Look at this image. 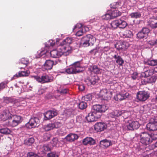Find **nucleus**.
<instances>
[{
    "instance_id": "f257e3e1",
    "label": "nucleus",
    "mask_w": 157,
    "mask_h": 157,
    "mask_svg": "<svg viewBox=\"0 0 157 157\" xmlns=\"http://www.w3.org/2000/svg\"><path fill=\"white\" fill-rule=\"evenodd\" d=\"M72 38L67 37L59 45V49H63L66 52V55H68L71 52V48L70 44L73 42Z\"/></svg>"
},
{
    "instance_id": "f03ea898",
    "label": "nucleus",
    "mask_w": 157,
    "mask_h": 157,
    "mask_svg": "<svg viewBox=\"0 0 157 157\" xmlns=\"http://www.w3.org/2000/svg\"><path fill=\"white\" fill-rule=\"evenodd\" d=\"M83 68L81 65L80 61L76 62L70 66L69 68L66 70V71L69 74H76L81 72Z\"/></svg>"
},
{
    "instance_id": "7ed1b4c3",
    "label": "nucleus",
    "mask_w": 157,
    "mask_h": 157,
    "mask_svg": "<svg viewBox=\"0 0 157 157\" xmlns=\"http://www.w3.org/2000/svg\"><path fill=\"white\" fill-rule=\"evenodd\" d=\"M33 77L38 82L42 84L51 82L54 80L53 77L51 75H43L40 77L33 76Z\"/></svg>"
},
{
    "instance_id": "20e7f679",
    "label": "nucleus",
    "mask_w": 157,
    "mask_h": 157,
    "mask_svg": "<svg viewBox=\"0 0 157 157\" xmlns=\"http://www.w3.org/2000/svg\"><path fill=\"white\" fill-rule=\"evenodd\" d=\"M95 38L91 34H89L83 36L81 40V43L83 46L86 47L90 45H93L95 41Z\"/></svg>"
},
{
    "instance_id": "39448f33",
    "label": "nucleus",
    "mask_w": 157,
    "mask_h": 157,
    "mask_svg": "<svg viewBox=\"0 0 157 157\" xmlns=\"http://www.w3.org/2000/svg\"><path fill=\"white\" fill-rule=\"evenodd\" d=\"M21 117L20 116L13 115L10 120H8L7 125L9 126L16 127L21 123Z\"/></svg>"
},
{
    "instance_id": "423d86ee",
    "label": "nucleus",
    "mask_w": 157,
    "mask_h": 157,
    "mask_svg": "<svg viewBox=\"0 0 157 157\" xmlns=\"http://www.w3.org/2000/svg\"><path fill=\"white\" fill-rule=\"evenodd\" d=\"M157 139V134L153 136V138L147 134H143L142 136L140 139V142L143 144L147 145L152 142V140H155Z\"/></svg>"
},
{
    "instance_id": "0eeeda50",
    "label": "nucleus",
    "mask_w": 157,
    "mask_h": 157,
    "mask_svg": "<svg viewBox=\"0 0 157 157\" xmlns=\"http://www.w3.org/2000/svg\"><path fill=\"white\" fill-rule=\"evenodd\" d=\"M117 127L115 122L111 121L105 123L102 122H97L94 126V128H115Z\"/></svg>"
},
{
    "instance_id": "6e6552de",
    "label": "nucleus",
    "mask_w": 157,
    "mask_h": 157,
    "mask_svg": "<svg viewBox=\"0 0 157 157\" xmlns=\"http://www.w3.org/2000/svg\"><path fill=\"white\" fill-rule=\"evenodd\" d=\"M59 45L58 46L57 49L52 50L50 52L51 56L54 58H59L62 55H66V52L63 49H59Z\"/></svg>"
},
{
    "instance_id": "1a4fd4ad",
    "label": "nucleus",
    "mask_w": 157,
    "mask_h": 157,
    "mask_svg": "<svg viewBox=\"0 0 157 157\" xmlns=\"http://www.w3.org/2000/svg\"><path fill=\"white\" fill-rule=\"evenodd\" d=\"M136 96L137 99L140 101H144L149 98L150 95L148 92L142 91L138 92Z\"/></svg>"
},
{
    "instance_id": "9d476101",
    "label": "nucleus",
    "mask_w": 157,
    "mask_h": 157,
    "mask_svg": "<svg viewBox=\"0 0 157 157\" xmlns=\"http://www.w3.org/2000/svg\"><path fill=\"white\" fill-rule=\"evenodd\" d=\"M101 114H97L95 112H92L89 113L86 117L87 121L89 122H93L96 121L98 118L100 117Z\"/></svg>"
},
{
    "instance_id": "9b49d317",
    "label": "nucleus",
    "mask_w": 157,
    "mask_h": 157,
    "mask_svg": "<svg viewBox=\"0 0 157 157\" xmlns=\"http://www.w3.org/2000/svg\"><path fill=\"white\" fill-rule=\"evenodd\" d=\"M38 119L36 117L31 118L29 122L26 123L25 126L26 128H37L39 126V124L37 123L38 122Z\"/></svg>"
},
{
    "instance_id": "f8f14e48",
    "label": "nucleus",
    "mask_w": 157,
    "mask_h": 157,
    "mask_svg": "<svg viewBox=\"0 0 157 157\" xmlns=\"http://www.w3.org/2000/svg\"><path fill=\"white\" fill-rule=\"evenodd\" d=\"M92 109L96 111L95 112L97 113V114H99V113L104 112L107 110L106 106L104 105H95L93 106Z\"/></svg>"
},
{
    "instance_id": "ddd939ff",
    "label": "nucleus",
    "mask_w": 157,
    "mask_h": 157,
    "mask_svg": "<svg viewBox=\"0 0 157 157\" xmlns=\"http://www.w3.org/2000/svg\"><path fill=\"white\" fill-rule=\"evenodd\" d=\"M129 46L128 43L126 42L118 41L115 45V48L118 50H124Z\"/></svg>"
},
{
    "instance_id": "4468645a",
    "label": "nucleus",
    "mask_w": 157,
    "mask_h": 157,
    "mask_svg": "<svg viewBox=\"0 0 157 157\" xmlns=\"http://www.w3.org/2000/svg\"><path fill=\"white\" fill-rule=\"evenodd\" d=\"M57 113L56 110H49L44 114V119L48 120L56 116Z\"/></svg>"
},
{
    "instance_id": "2eb2a0df",
    "label": "nucleus",
    "mask_w": 157,
    "mask_h": 157,
    "mask_svg": "<svg viewBox=\"0 0 157 157\" xmlns=\"http://www.w3.org/2000/svg\"><path fill=\"white\" fill-rule=\"evenodd\" d=\"M12 115L8 110L5 109L3 111L2 113L0 116V118L3 121H5L8 119L9 120L11 118Z\"/></svg>"
},
{
    "instance_id": "dca6fc26",
    "label": "nucleus",
    "mask_w": 157,
    "mask_h": 157,
    "mask_svg": "<svg viewBox=\"0 0 157 157\" xmlns=\"http://www.w3.org/2000/svg\"><path fill=\"white\" fill-rule=\"evenodd\" d=\"M98 77L97 75L91 76L87 78L85 80L86 82H89L88 84L90 85H94L98 80Z\"/></svg>"
},
{
    "instance_id": "f3484780",
    "label": "nucleus",
    "mask_w": 157,
    "mask_h": 157,
    "mask_svg": "<svg viewBox=\"0 0 157 157\" xmlns=\"http://www.w3.org/2000/svg\"><path fill=\"white\" fill-rule=\"evenodd\" d=\"M95 140L91 137H86L83 139L82 140L83 144L85 145H93L95 144Z\"/></svg>"
},
{
    "instance_id": "a211bd4d",
    "label": "nucleus",
    "mask_w": 157,
    "mask_h": 157,
    "mask_svg": "<svg viewBox=\"0 0 157 157\" xmlns=\"http://www.w3.org/2000/svg\"><path fill=\"white\" fill-rule=\"evenodd\" d=\"M125 126L127 128H139L140 124L139 122L137 121L129 120L128 122L126 123Z\"/></svg>"
},
{
    "instance_id": "6ab92c4d",
    "label": "nucleus",
    "mask_w": 157,
    "mask_h": 157,
    "mask_svg": "<svg viewBox=\"0 0 157 157\" xmlns=\"http://www.w3.org/2000/svg\"><path fill=\"white\" fill-rule=\"evenodd\" d=\"M156 126H157V117L150 119L149 122L147 124L146 128H153Z\"/></svg>"
},
{
    "instance_id": "aec40b11",
    "label": "nucleus",
    "mask_w": 157,
    "mask_h": 157,
    "mask_svg": "<svg viewBox=\"0 0 157 157\" xmlns=\"http://www.w3.org/2000/svg\"><path fill=\"white\" fill-rule=\"evenodd\" d=\"M115 59L116 63L120 66H122L124 63V61L122 58L117 53H116L113 56Z\"/></svg>"
},
{
    "instance_id": "412c9836",
    "label": "nucleus",
    "mask_w": 157,
    "mask_h": 157,
    "mask_svg": "<svg viewBox=\"0 0 157 157\" xmlns=\"http://www.w3.org/2000/svg\"><path fill=\"white\" fill-rule=\"evenodd\" d=\"M112 145L110 140L105 139L101 140L100 142V146L102 148H106Z\"/></svg>"
},
{
    "instance_id": "4be33fe9",
    "label": "nucleus",
    "mask_w": 157,
    "mask_h": 157,
    "mask_svg": "<svg viewBox=\"0 0 157 157\" xmlns=\"http://www.w3.org/2000/svg\"><path fill=\"white\" fill-rule=\"evenodd\" d=\"M29 74V71L27 70L19 71L18 74H16L13 76V78L15 79L19 77L28 76Z\"/></svg>"
},
{
    "instance_id": "5701e85b",
    "label": "nucleus",
    "mask_w": 157,
    "mask_h": 157,
    "mask_svg": "<svg viewBox=\"0 0 157 157\" xmlns=\"http://www.w3.org/2000/svg\"><path fill=\"white\" fill-rule=\"evenodd\" d=\"M128 95V93L125 94L119 93L116 95L114 97L115 99L117 101H121L124 100L127 98Z\"/></svg>"
},
{
    "instance_id": "b1692460",
    "label": "nucleus",
    "mask_w": 157,
    "mask_h": 157,
    "mask_svg": "<svg viewBox=\"0 0 157 157\" xmlns=\"http://www.w3.org/2000/svg\"><path fill=\"white\" fill-rule=\"evenodd\" d=\"M78 136L75 134L70 133L68 134L65 138L67 141L70 142H72L77 140Z\"/></svg>"
},
{
    "instance_id": "393cba45",
    "label": "nucleus",
    "mask_w": 157,
    "mask_h": 157,
    "mask_svg": "<svg viewBox=\"0 0 157 157\" xmlns=\"http://www.w3.org/2000/svg\"><path fill=\"white\" fill-rule=\"evenodd\" d=\"M144 63L146 65L153 66L157 65V60L145 59L144 61Z\"/></svg>"
},
{
    "instance_id": "a878e982",
    "label": "nucleus",
    "mask_w": 157,
    "mask_h": 157,
    "mask_svg": "<svg viewBox=\"0 0 157 157\" xmlns=\"http://www.w3.org/2000/svg\"><path fill=\"white\" fill-rule=\"evenodd\" d=\"M149 25L152 29L157 28V17L151 18L149 21Z\"/></svg>"
},
{
    "instance_id": "bb28decb",
    "label": "nucleus",
    "mask_w": 157,
    "mask_h": 157,
    "mask_svg": "<svg viewBox=\"0 0 157 157\" xmlns=\"http://www.w3.org/2000/svg\"><path fill=\"white\" fill-rule=\"evenodd\" d=\"M54 64L53 61L50 60H47L44 64V67L47 70H51Z\"/></svg>"
},
{
    "instance_id": "cd10ccee",
    "label": "nucleus",
    "mask_w": 157,
    "mask_h": 157,
    "mask_svg": "<svg viewBox=\"0 0 157 157\" xmlns=\"http://www.w3.org/2000/svg\"><path fill=\"white\" fill-rule=\"evenodd\" d=\"M29 63V61L28 59L26 58H22L20 60L19 62V64H23L24 65L25 67H21L20 66H18V67L19 68L21 69L24 68L25 67H26L28 64Z\"/></svg>"
},
{
    "instance_id": "c85d7f7f",
    "label": "nucleus",
    "mask_w": 157,
    "mask_h": 157,
    "mask_svg": "<svg viewBox=\"0 0 157 157\" xmlns=\"http://www.w3.org/2000/svg\"><path fill=\"white\" fill-rule=\"evenodd\" d=\"M155 73L153 70H148L142 73L141 75L143 77H147L151 76Z\"/></svg>"
},
{
    "instance_id": "c756f323",
    "label": "nucleus",
    "mask_w": 157,
    "mask_h": 157,
    "mask_svg": "<svg viewBox=\"0 0 157 157\" xmlns=\"http://www.w3.org/2000/svg\"><path fill=\"white\" fill-rule=\"evenodd\" d=\"M90 70L94 73L98 74L100 73L101 69L98 68L97 66L93 65L90 67Z\"/></svg>"
},
{
    "instance_id": "7c9ffc66",
    "label": "nucleus",
    "mask_w": 157,
    "mask_h": 157,
    "mask_svg": "<svg viewBox=\"0 0 157 157\" xmlns=\"http://www.w3.org/2000/svg\"><path fill=\"white\" fill-rule=\"evenodd\" d=\"M157 79V74L155 73L149 78L147 81L148 83H155Z\"/></svg>"
},
{
    "instance_id": "2f4dec72",
    "label": "nucleus",
    "mask_w": 157,
    "mask_h": 157,
    "mask_svg": "<svg viewBox=\"0 0 157 157\" xmlns=\"http://www.w3.org/2000/svg\"><path fill=\"white\" fill-rule=\"evenodd\" d=\"M119 27L120 28L124 29L127 25L126 22L121 19H119Z\"/></svg>"
},
{
    "instance_id": "473e14b6",
    "label": "nucleus",
    "mask_w": 157,
    "mask_h": 157,
    "mask_svg": "<svg viewBox=\"0 0 157 157\" xmlns=\"http://www.w3.org/2000/svg\"><path fill=\"white\" fill-rule=\"evenodd\" d=\"M123 35L125 37L131 38L132 37L133 34L132 32L130 30H126L124 32Z\"/></svg>"
},
{
    "instance_id": "72a5a7b5",
    "label": "nucleus",
    "mask_w": 157,
    "mask_h": 157,
    "mask_svg": "<svg viewBox=\"0 0 157 157\" xmlns=\"http://www.w3.org/2000/svg\"><path fill=\"white\" fill-rule=\"evenodd\" d=\"M119 19L112 21L110 24L112 29H115L119 27Z\"/></svg>"
},
{
    "instance_id": "f704fd0d",
    "label": "nucleus",
    "mask_w": 157,
    "mask_h": 157,
    "mask_svg": "<svg viewBox=\"0 0 157 157\" xmlns=\"http://www.w3.org/2000/svg\"><path fill=\"white\" fill-rule=\"evenodd\" d=\"M141 15V13L138 12L132 13L130 14L131 18L136 19L140 17Z\"/></svg>"
},
{
    "instance_id": "c9c22d12",
    "label": "nucleus",
    "mask_w": 157,
    "mask_h": 157,
    "mask_svg": "<svg viewBox=\"0 0 157 157\" xmlns=\"http://www.w3.org/2000/svg\"><path fill=\"white\" fill-rule=\"evenodd\" d=\"M15 99L10 97H4L3 98V102L9 104L10 103H13L15 101Z\"/></svg>"
},
{
    "instance_id": "e433bc0d",
    "label": "nucleus",
    "mask_w": 157,
    "mask_h": 157,
    "mask_svg": "<svg viewBox=\"0 0 157 157\" xmlns=\"http://www.w3.org/2000/svg\"><path fill=\"white\" fill-rule=\"evenodd\" d=\"M111 13L113 18L119 16L121 14V13L117 10H114L112 11Z\"/></svg>"
},
{
    "instance_id": "4c0bfd02",
    "label": "nucleus",
    "mask_w": 157,
    "mask_h": 157,
    "mask_svg": "<svg viewBox=\"0 0 157 157\" xmlns=\"http://www.w3.org/2000/svg\"><path fill=\"white\" fill-rule=\"evenodd\" d=\"M122 116L124 118L126 119L129 117L130 116L131 113L129 111H124V110L121 111Z\"/></svg>"
},
{
    "instance_id": "58836bf2",
    "label": "nucleus",
    "mask_w": 157,
    "mask_h": 157,
    "mask_svg": "<svg viewBox=\"0 0 157 157\" xmlns=\"http://www.w3.org/2000/svg\"><path fill=\"white\" fill-rule=\"evenodd\" d=\"M11 132V130L9 128H1L0 132L4 134H9Z\"/></svg>"
},
{
    "instance_id": "ea45409f",
    "label": "nucleus",
    "mask_w": 157,
    "mask_h": 157,
    "mask_svg": "<svg viewBox=\"0 0 157 157\" xmlns=\"http://www.w3.org/2000/svg\"><path fill=\"white\" fill-rule=\"evenodd\" d=\"M57 93L61 95H64L67 94L68 91L67 89H59L57 90Z\"/></svg>"
},
{
    "instance_id": "a19ab883",
    "label": "nucleus",
    "mask_w": 157,
    "mask_h": 157,
    "mask_svg": "<svg viewBox=\"0 0 157 157\" xmlns=\"http://www.w3.org/2000/svg\"><path fill=\"white\" fill-rule=\"evenodd\" d=\"M87 106L86 102L84 101H82L78 104V106L79 108L81 109H85Z\"/></svg>"
},
{
    "instance_id": "79ce46f5",
    "label": "nucleus",
    "mask_w": 157,
    "mask_h": 157,
    "mask_svg": "<svg viewBox=\"0 0 157 157\" xmlns=\"http://www.w3.org/2000/svg\"><path fill=\"white\" fill-rule=\"evenodd\" d=\"M34 142V139L33 138H30L25 140V143L27 145H30Z\"/></svg>"
},
{
    "instance_id": "37998d69",
    "label": "nucleus",
    "mask_w": 157,
    "mask_h": 157,
    "mask_svg": "<svg viewBox=\"0 0 157 157\" xmlns=\"http://www.w3.org/2000/svg\"><path fill=\"white\" fill-rule=\"evenodd\" d=\"M111 97L112 94L109 92H108L106 94H103V96H102L105 100H109L111 98Z\"/></svg>"
},
{
    "instance_id": "c03bdc74",
    "label": "nucleus",
    "mask_w": 157,
    "mask_h": 157,
    "mask_svg": "<svg viewBox=\"0 0 157 157\" xmlns=\"http://www.w3.org/2000/svg\"><path fill=\"white\" fill-rule=\"evenodd\" d=\"M59 39H56V40L55 41V40H50L48 42L49 44L50 45V46H54L56 43L57 44V43L59 42Z\"/></svg>"
},
{
    "instance_id": "a18cd8bd",
    "label": "nucleus",
    "mask_w": 157,
    "mask_h": 157,
    "mask_svg": "<svg viewBox=\"0 0 157 157\" xmlns=\"http://www.w3.org/2000/svg\"><path fill=\"white\" fill-rule=\"evenodd\" d=\"M102 17L103 19L106 20H108L113 18V17L112 16L111 13H106L105 15L103 16H102Z\"/></svg>"
},
{
    "instance_id": "49530a36",
    "label": "nucleus",
    "mask_w": 157,
    "mask_h": 157,
    "mask_svg": "<svg viewBox=\"0 0 157 157\" xmlns=\"http://www.w3.org/2000/svg\"><path fill=\"white\" fill-rule=\"evenodd\" d=\"M137 36L138 38L140 39H142L144 38L146 39L147 37L145 35V34H144V33L141 31L139 32L137 34Z\"/></svg>"
},
{
    "instance_id": "de8ad7c7",
    "label": "nucleus",
    "mask_w": 157,
    "mask_h": 157,
    "mask_svg": "<svg viewBox=\"0 0 157 157\" xmlns=\"http://www.w3.org/2000/svg\"><path fill=\"white\" fill-rule=\"evenodd\" d=\"M53 147L57 146L59 144L58 140L57 138H54L51 142Z\"/></svg>"
},
{
    "instance_id": "09e8293b",
    "label": "nucleus",
    "mask_w": 157,
    "mask_h": 157,
    "mask_svg": "<svg viewBox=\"0 0 157 157\" xmlns=\"http://www.w3.org/2000/svg\"><path fill=\"white\" fill-rule=\"evenodd\" d=\"M58 156L59 154L57 152H52L48 154L47 157H58Z\"/></svg>"
},
{
    "instance_id": "8fccbe9b",
    "label": "nucleus",
    "mask_w": 157,
    "mask_h": 157,
    "mask_svg": "<svg viewBox=\"0 0 157 157\" xmlns=\"http://www.w3.org/2000/svg\"><path fill=\"white\" fill-rule=\"evenodd\" d=\"M141 31L143 32L147 36H148V34L150 32L148 29L146 27H144L143 28Z\"/></svg>"
},
{
    "instance_id": "3c124183",
    "label": "nucleus",
    "mask_w": 157,
    "mask_h": 157,
    "mask_svg": "<svg viewBox=\"0 0 157 157\" xmlns=\"http://www.w3.org/2000/svg\"><path fill=\"white\" fill-rule=\"evenodd\" d=\"M84 100L85 101H88L92 99V95L91 94H89L86 95L84 97Z\"/></svg>"
},
{
    "instance_id": "603ef678",
    "label": "nucleus",
    "mask_w": 157,
    "mask_h": 157,
    "mask_svg": "<svg viewBox=\"0 0 157 157\" xmlns=\"http://www.w3.org/2000/svg\"><path fill=\"white\" fill-rule=\"evenodd\" d=\"M113 112H114V114L116 115L117 117H118L122 115V111H119V110H114Z\"/></svg>"
},
{
    "instance_id": "864d4df0",
    "label": "nucleus",
    "mask_w": 157,
    "mask_h": 157,
    "mask_svg": "<svg viewBox=\"0 0 157 157\" xmlns=\"http://www.w3.org/2000/svg\"><path fill=\"white\" fill-rule=\"evenodd\" d=\"M109 29L108 27L106 25L105 26L104 25H101L100 27V30L101 31H102L103 32H105L107 31Z\"/></svg>"
},
{
    "instance_id": "5fc2aeb1",
    "label": "nucleus",
    "mask_w": 157,
    "mask_h": 157,
    "mask_svg": "<svg viewBox=\"0 0 157 157\" xmlns=\"http://www.w3.org/2000/svg\"><path fill=\"white\" fill-rule=\"evenodd\" d=\"M138 73L136 72H134L131 76V78L133 80H136L137 78Z\"/></svg>"
},
{
    "instance_id": "6e6d98bb",
    "label": "nucleus",
    "mask_w": 157,
    "mask_h": 157,
    "mask_svg": "<svg viewBox=\"0 0 157 157\" xmlns=\"http://www.w3.org/2000/svg\"><path fill=\"white\" fill-rule=\"evenodd\" d=\"M42 149L44 151H50L51 148L48 145H45L43 147Z\"/></svg>"
},
{
    "instance_id": "4d7b16f0",
    "label": "nucleus",
    "mask_w": 157,
    "mask_h": 157,
    "mask_svg": "<svg viewBox=\"0 0 157 157\" xmlns=\"http://www.w3.org/2000/svg\"><path fill=\"white\" fill-rule=\"evenodd\" d=\"M27 157H39L36 154L32 152L29 153L27 154Z\"/></svg>"
},
{
    "instance_id": "13d9d810",
    "label": "nucleus",
    "mask_w": 157,
    "mask_h": 157,
    "mask_svg": "<svg viewBox=\"0 0 157 157\" xmlns=\"http://www.w3.org/2000/svg\"><path fill=\"white\" fill-rule=\"evenodd\" d=\"M105 128H91V129L94 130V132H99L103 131Z\"/></svg>"
},
{
    "instance_id": "bf43d9fd",
    "label": "nucleus",
    "mask_w": 157,
    "mask_h": 157,
    "mask_svg": "<svg viewBox=\"0 0 157 157\" xmlns=\"http://www.w3.org/2000/svg\"><path fill=\"white\" fill-rule=\"evenodd\" d=\"M108 117L109 118H116L117 117L116 115L114 113V112H113L109 113L108 115Z\"/></svg>"
},
{
    "instance_id": "052dcab7",
    "label": "nucleus",
    "mask_w": 157,
    "mask_h": 157,
    "mask_svg": "<svg viewBox=\"0 0 157 157\" xmlns=\"http://www.w3.org/2000/svg\"><path fill=\"white\" fill-rule=\"evenodd\" d=\"M83 32L82 30L81 29L78 30L77 32L76 33V35L77 36H82L83 34Z\"/></svg>"
},
{
    "instance_id": "680f3d73",
    "label": "nucleus",
    "mask_w": 157,
    "mask_h": 157,
    "mask_svg": "<svg viewBox=\"0 0 157 157\" xmlns=\"http://www.w3.org/2000/svg\"><path fill=\"white\" fill-rule=\"evenodd\" d=\"M58 122L56 123L55 124L51 123L47 125V128H56V124H57Z\"/></svg>"
},
{
    "instance_id": "e2e57ef3",
    "label": "nucleus",
    "mask_w": 157,
    "mask_h": 157,
    "mask_svg": "<svg viewBox=\"0 0 157 157\" xmlns=\"http://www.w3.org/2000/svg\"><path fill=\"white\" fill-rule=\"evenodd\" d=\"M98 52V51L97 48H94L91 50L90 52L91 54L95 55V54Z\"/></svg>"
},
{
    "instance_id": "0e129e2a",
    "label": "nucleus",
    "mask_w": 157,
    "mask_h": 157,
    "mask_svg": "<svg viewBox=\"0 0 157 157\" xmlns=\"http://www.w3.org/2000/svg\"><path fill=\"white\" fill-rule=\"evenodd\" d=\"M108 92L106 89H104L101 90L100 93L101 96H103V94H106Z\"/></svg>"
},
{
    "instance_id": "69168bd1",
    "label": "nucleus",
    "mask_w": 157,
    "mask_h": 157,
    "mask_svg": "<svg viewBox=\"0 0 157 157\" xmlns=\"http://www.w3.org/2000/svg\"><path fill=\"white\" fill-rule=\"evenodd\" d=\"M7 84L6 82H3L0 84V89H3L5 87V85Z\"/></svg>"
},
{
    "instance_id": "338daca9",
    "label": "nucleus",
    "mask_w": 157,
    "mask_h": 157,
    "mask_svg": "<svg viewBox=\"0 0 157 157\" xmlns=\"http://www.w3.org/2000/svg\"><path fill=\"white\" fill-rule=\"evenodd\" d=\"M114 3L116 5H113L114 6H113V5L112 4H111L110 5V7L111 8H113V9H115V8H117V6H118L119 5V3L117 2L116 3Z\"/></svg>"
},
{
    "instance_id": "774afa93",
    "label": "nucleus",
    "mask_w": 157,
    "mask_h": 157,
    "mask_svg": "<svg viewBox=\"0 0 157 157\" xmlns=\"http://www.w3.org/2000/svg\"><path fill=\"white\" fill-rule=\"evenodd\" d=\"M82 26V24H76V25L74 27V29H76L78 27V28H79V27L80 28Z\"/></svg>"
}]
</instances>
